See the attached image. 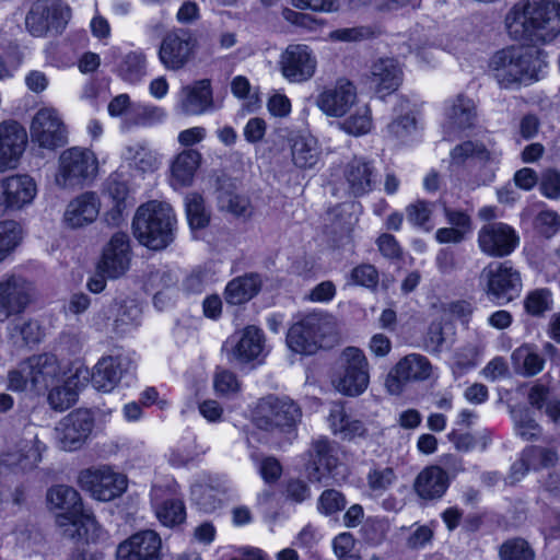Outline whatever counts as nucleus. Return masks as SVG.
<instances>
[{
  "instance_id": "nucleus-42",
  "label": "nucleus",
  "mask_w": 560,
  "mask_h": 560,
  "mask_svg": "<svg viewBox=\"0 0 560 560\" xmlns=\"http://www.w3.org/2000/svg\"><path fill=\"white\" fill-rule=\"evenodd\" d=\"M292 161L299 168H313L319 161L320 149L312 136H298L292 141Z\"/></svg>"
},
{
  "instance_id": "nucleus-48",
  "label": "nucleus",
  "mask_w": 560,
  "mask_h": 560,
  "mask_svg": "<svg viewBox=\"0 0 560 560\" xmlns=\"http://www.w3.org/2000/svg\"><path fill=\"white\" fill-rule=\"evenodd\" d=\"M147 74V57L142 51L127 54L119 67L118 75L126 82L137 83Z\"/></svg>"
},
{
  "instance_id": "nucleus-36",
  "label": "nucleus",
  "mask_w": 560,
  "mask_h": 560,
  "mask_svg": "<svg viewBox=\"0 0 560 560\" xmlns=\"http://www.w3.org/2000/svg\"><path fill=\"white\" fill-rule=\"evenodd\" d=\"M261 284L262 280L258 273L236 277L226 284L224 299L231 305L244 304L259 293Z\"/></svg>"
},
{
  "instance_id": "nucleus-13",
  "label": "nucleus",
  "mask_w": 560,
  "mask_h": 560,
  "mask_svg": "<svg viewBox=\"0 0 560 560\" xmlns=\"http://www.w3.org/2000/svg\"><path fill=\"white\" fill-rule=\"evenodd\" d=\"M78 483L100 501H110L127 488L126 477L106 466L80 471Z\"/></svg>"
},
{
  "instance_id": "nucleus-18",
  "label": "nucleus",
  "mask_w": 560,
  "mask_h": 560,
  "mask_svg": "<svg viewBox=\"0 0 560 560\" xmlns=\"http://www.w3.org/2000/svg\"><path fill=\"white\" fill-rule=\"evenodd\" d=\"M516 231L503 222H489L478 232V244L482 253L491 257L509 256L518 245Z\"/></svg>"
},
{
  "instance_id": "nucleus-47",
  "label": "nucleus",
  "mask_w": 560,
  "mask_h": 560,
  "mask_svg": "<svg viewBox=\"0 0 560 560\" xmlns=\"http://www.w3.org/2000/svg\"><path fill=\"white\" fill-rule=\"evenodd\" d=\"M165 112L163 108L154 105L135 104L124 119L121 127L130 129L135 126H152L164 119Z\"/></svg>"
},
{
  "instance_id": "nucleus-34",
  "label": "nucleus",
  "mask_w": 560,
  "mask_h": 560,
  "mask_svg": "<svg viewBox=\"0 0 560 560\" xmlns=\"http://www.w3.org/2000/svg\"><path fill=\"white\" fill-rule=\"evenodd\" d=\"M448 485V476L440 466H429L420 471L413 487L420 498L434 500L442 498Z\"/></svg>"
},
{
  "instance_id": "nucleus-41",
  "label": "nucleus",
  "mask_w": 560,
  "mask_h": 560,
  "mask_svg": "<svg viewBox=\"0 0 560 560\" xmlns=\"http://www.w3.org/2000/svg\"><path fill=\"white\" fill-rule=\"evenodd\" d=\"M328 422L334 434L340 435L342 440H352L363 436L366 429L362 421L351 419L340 405H334L328 416Z\"/></svg>"
},
{
  "instance_id": "nucleus-16",
  "label": "nucleus",
  "mask_w": 560,
  "mask_h": 560,
  "mask_svg": "<svg viewBox=\"0 0 560 560\" xmlns=\"http://www.w3.org/2000/svg\"><path fill=\"white\" fill-rule=\"evenodd\" d=\"M150 495L154 514L163 526L174 528L185 523L186 508L175 486L154 485Z\"/></svg>"
},
{
  "instance_id": "nucleus-29",
  "label": "nucleus",
  "mask_w": 560,
  "mask_h": 560,
  "mask_svg": "<svg viewBox=\"0 0 560 560\" xmlns=\"http://www.w3.org/2000/svg\"><path fill=\"white\" fill-rule=\"evenodd\" d=\"M131 361L124 355H107L101 358L93 368L91 375L92 386L104 393L112 392L120 382L124 372H127Z\"/></svg>"
},
{
  "instance_id": "nucleus-12",
  "label": "nucleus",
  "mask_w": 560,
  "mask_h": 560,
  "mask_svg": "<svg viewBox=\"0 0 560 560\" xmlns=\"http://www.w3.org/2000/svg\"><path fill=\"white\" fill-rule=\"evenodd\" d=\"M340 446L327 436L319 435L312 440L305 453V470L311 482H322L341 463Z\"/></svg>"
},
{
  "instance_id": "nucleus-7",
  "label": "nucleus",
  "mask_w": 560,
  "mask_h": 560,
  "mask_svg": "<svg viewBox=\"0 0 560 560\" xmlns=\"http://www.w3.org/2000/svg\"><path fill=\"white\" fill-rule=\"evenodd\" d=\"M369 362L363 351L347 347L339 357V371L334 380L335 388L350 397L361 395L369 386Z\"/></svg>"
},
{
  "instance_id": "nucleus-4",
  "label": "nucleus",
  "mask_w": 560,
  "mask_h": 560,
  "mask_svg": "<svg viewBox=\"0 0 560 560\" xmlns=\"http://www.w3.org/2000/svg\"><path fill=\"white\" fill-rule=\"evenodd\" d=\"M301 418L302 410L296 402L272 394L260 398L253 411L254 425L267 432H291Z\"/></svg>"
},
{
  "instance_id": "nucleus-33",
  "label": "nucleus",
  "mask_w": 560,
  "mask_h": 560,
  "mask_svg": "<svg viewBox=\"0 0 560 560\" xmlns=\"http://www.w3.org/2000/svg\"><path fill=\"white\" fill-rule=\"evenodd\" d=\"M371 83L377 93L396 91L402 80V70L393 58H381L371 66Z\"/></svg>"
},
{
  "instance_id": "nucleus-49",
  "label": "nucleus",
  "mask_w": 560,
  "mask_h": 560,
  "mask_svg": "<svg viewBox=\"0 0 560 560\" xmlns=\"http://www.w3.org/2000/svg\"><path fill=\"white\" fill-rule=\"evenodd\" d=\"M218 207L235 217H248L250 214L249 200L223 186L217 190Z\"/></svg>"
},
{
  "instance_id": "nucleus-54",
  "label": "nucleus",
  "mask_w": 560,
  "mask_h": 560,
  "mask_svg": "<svg viewBox=\"0 0 560 560\" xmlns=\"http://www.w3.org/2000/svg\"><path fill=\"white\" fill-rule=\"evenodd\" d=\"M355 208L357 206L354 203H343L331 209L329 220L331 221L335 232L343 234L353 230L358 222Z\"/></svg>"
},
{
  "instance_id": "nucleus-57",
  "label": "nucleus",
  "mask_w": 560,
  "mask_h": 560,
  "mask_svg": "<svg viewBox=\"0 0 560 560\" xmlns=\"http://www.w3.org/2000/svg\"><path fill=\"white\" fill-rule=\"evenodd\" d=\"M346 505V497L336 489L324 490L317 501L318 512L326 516L339 513Z\"/></svg>"
},
{
  "instance_id": "nucleus-37",
  "label": "nucleus",
  "mask_w": 560,
  "mask_h": 560,
  "mask_svg": "<svg viewBox=\"0 0 560 560\" xmlns=\"http://www.w3.org/2000/svg\"><path fill=\"white\" fill-rule=\"evenodd\" d=\"M476 118L477 112L474 100L463 94L453 98L446 109L447 128L451 131L471 128Z\"/></svg>"
},
{
  "instance_id": "nucleus-30",
  "label": "nucleus",
  "mask_w": 560,
  "mask_h": 560,
  "mask_svg": "<svg viewBox=\"0 0 560 560\" xmlns=\"http://www.w3.org/2000/svg\"><path fill=\"white\" fill-rule=\"evenodd\" d=\"M343 178L349 194L354 197L370 192L377 183V174L373 163L357 156L346 164Z\"/></svg>"
},
{
  "instance_id": "nucleus-62",
  "label": "nucleus",
  "mask_w": 560,
  "mask_h": 560,
  "mask_svg": "<svg viewBox=\"0 0 560 560\" xmlns=\"http://www.w3.org/2000/svg\"><path fill=\"white\" fill-rule=\"evenodd\" d=\"M213 386L218 394L231 396L237 394L241 389V383L237 376L229 370H218L214 374Z\"/></svg>"
},
{
  "instance_id": "nucleus-8",
  "label": "nucleus",
  "mask_w": 560,
  "mask_h": 560,
  "mask_svg": "<svg viewBox=\"0 0 560 560\" xmlns=\"http://www.w3.org/2000/svg\"><path fill=\"white\" fill-rule=\"evenodd\" d=\"M198 40L188 28H174L162 38L158 56L168 71H180L195 58Z\"/></svg>"
},
{
  "instance_id": "nucleus-22",
  "label": "nucleus",
  "mask_w": 560,
  "mask_h": 560,
  "mask_svg": "<svg viewBox=\"0 0 560 560\" xmlns=\"http://www.w3.org/2000/svg\"><path fill=\"white\" fill-rule=\"evenodd\" d=\"M130 265V245L126 233H115L103 249L97 264V270L106 273L107 278L116 279L122 276Z\"/></svg>"
},
{
  "instance_id": "nucleus-43",
  "label": "nucleus",
  "mask_w": 560,
  "mask_h": 560,
  "mask_svg": "<svg viewBox=\"0 0 560 560\" xmlns=\"http://www.w3.org/2000/svg\"><path fill=\"white\" fill-rule=\"evenodd\" d=\"M450 158L451 164L463 165L470 158L483 163L494 162L498 154L495 151L489 150L482 142L468 140L457 144L451 151Z\"/></svg>"
},
{
  "instance_id": "nucleus-21",
  "label": "nucleus",
  "mask_w": 560,
  "mask_h": 560,
  "mask_svg": "<svg viewBox=\"0 0 560 560\" xmlns=\"http://www.w3.org/2000/svg\"><path fill=\"white\" fill-rule=\"evenodd\" d=\"M36 192V183L28 175H13L0 180V214L31 203Z\"/></svg>"
},
{
  "instance_id": "nucleus-46",
  "label": "nucleus",
  "mask_w": 560,
  "mask_h": 560,
  "mask_svg": "<svg viewBox=\"0 0 560 560\" xmlns=\"http://www.w3.org/2000/svg\"><path fill=\"white\" fill-rule=\"evenodd\" d=\"M124 158L130 167L141 173H152L160 166L158 154L141 143L128 147L124 153Z\"/></svg>"
},
{
  "instance_id": "nucleus-14",
  "label": "nucleus",
  "mask_w": 560,
  "mask_h": 560,
  "mask_svg": "<svg viewBox=\"0 0 560 560\" xmlns=\"http://www.w3.org/2000/svg\"><path fill=\"white\" fill-rule=\"evenodd\" d=\"M30 130L32 141L43 149L52 151L68 142L67 127L52 107L40 108L34 115Z\"/></svg>"
},
{
  "instance_id": "nucleus-6",
  "label": "nucleus",
  "mask_w": 560,
  "mask_h": 560,
  "mask_svg": "<svg viewBox=\"0 0 560 560\" xmlns=\"http://www.w3.org/2000/svg\"><path fill=\"white\" fill-rule=\"evenodd\" d=\"M56 184L61 188L81 187L91 182L97 173V160L88 149L73 147L59 156Z\"/></svg>"
},
{
  "instance_id": "nucleus-3",
  "label": "nucleus",
  "mask_w": 560,
  "mask_h": 560,
  "mask_svg": "<svg viewBox=\"0 0 560 560\" xmlns=\"http://www.w3.org/2000/svg\"><path fill=\"white\" fill-rule=\"evenodd\" d=\"M175 226L172 207L155 200L141 205L132 220L133 236L152 250L165 249L174 241Z\"/></svg>"
},
{
  "instance_id": "nucleus-56",
  "label": "nucleus",
  "mask_w": 560,
  "mask_h": 560,
  "mask_svg": "<svg viewBox=\"0 0 560 560\" xmlns=\"http://www.w3.org/2000/svg\"><path fill=\"white\" fill-rule=\"evenodd\" d=\"M396 480V474L392 467L375 466L366 475L370 490L383 493L388 490Z\"/></svg>"
},
{
  "instance_id": "nucleus-5",
  "label": "nucleus",
  "mask_w": 560,
  "mask_h": 560,
  "mask_svg": "<svg viewBox=\"0 0 560 560\" xmlns=\"http://www.w3.org/2000/svg\"><path fill=\"white\" fill-rule=\"evenodd\" d=\"M334 329L332 318L324 313L313 312L303 316L288 330V347L301 354H313L320 347L323 339Z\"/></svg>"
},
{
  "instance_id": "nucleus-26",
  "label": "nucleus",
  "mask_w": 560,
  "mask_h": 560,
  "mask_svg": "<svg viewBox=\"0 0 560 560\" xmlns=\"http://www.w3.org/2000/svg\"><path fill=\"white\" fill-rule=\"evenodd\" d=\"M26 142V131L18 122L0 124V172L16 167Z\"/></svg>"
},
{
  "instance_id": "nucleus-15",
  "label": "nucleus",
  "mask_w": 560,
  "mask_h": 560,
  "mask_svg": "<svg viewBox=\"0 0 560 560\" xmlns=\"http://www.w3.org/2000/svg\"><path fill=\"white\" fill-rule=\"evenodd\" d=\"M433 368L428 358L410 353L401 358L389 371L385 387L392 395H399L408 382H421L430 378Z\"/></svg>"
},
{
  "instance_id": "nucleus-51",
  "label": "nucleus",
  "mask_w": 560,
  "mask_h": 560,
  "mask_svg": "<svg viewBox=\"0 0 560 560\" xmlns=\"http://www.w3.org/2000/svg\"><path fill=\"white\" fill-rule=\"evenodd\" d=\"M512 359L525 376H533L539 373L545 364L544 358L534 351L529 346H522L512 353Z\"/></svg>"
},
{
  "instance_id": "nucleus-52",
  "label": "nucleus",
  "mask_w": 560,
  "mask_h": 560,
  "mask_svg": "<svg viewBox=\"0 0 560 560\" xmlns=\"http://www.w3.org/2000/svg\"><path fill=\"white\" fill-rule=\"evenodd\" d=\"M186 214L191 229H203L208 225L210 215L205 207L201 195L190 192L185 198Z\"/></svg>"
},
{
  "instance_id": "nucleus-53",
  "label": "nucleus",
  "mask_w": 560,
  "mask_h": 560,
  "mask_svg": "<svg viewBox=\"0 0 560 560\" xmlns=\"http://www.w3.org/2000/svg\"><path fill=\"white\" fill-rule=\"evenodd\" d=\"M22 240V229L13 220L0 222V262L4 260L20 244Z\"/></svg>"
},
{
  "instance_id": "nucleus-11",
  "label": "nucleus",
  "mask_w": 560,
  "mask_h": 560,
  "mask_svg": "<svg viewBox=\"0 0 560 560\" xmlns=\"http://www.w3.org/2000/svg\"><path fill=\"white\" fill-rule=\"evenodd\" d=\"M70 19V8L61 0H36L26 16V30L35 37H42L51 28L59 31Z\"/></svg>"
},
{
  "instance_id": "nucleus-59",
  "label": "nucleus",
  "mask_w": 560,
  "mask_h": 560,
  "mask_svg": "<svg viewBox=\"0 0 560 560\" xmlns=\"http://www.w3.org/2000/svg\"><path fill=\"white\" fill-rule=\"evenodd\" d=\"M525 310L533 316H541L545 312L551 310L552 299L548 289H537L532 291L524 301Z\"/></svg>"
},
{
  "instance_id": "nucleus-27",
  "label": "nucleus",
  "mask_w": 560,
  "mask_h": 560,
  "mask_svg": "<svg viewBox=\"0 0 560 560\" xmlns=\"http://www.w3.org/2000/svg\"><path fill=\"white\" fill-rule=\"evenodd\" d=\"M47 501L50 509L60 511L56 522L63 529L84 512L80 493L74 488L66 485L50 488L47 492Z\"/></svg>"
},
{
  "instance_id": "nucleus-2",
  "label": "nucleus",
  "mask_w": 560,
  "mask_h": 560,
  "mask_svg": "<svg viewBox=\"0 0 560 560\" xmlns=\"http://www.w3.org/2000/svg\"><path fill=\"white\" fill-rule=\"evenodd\" d=\"M539 50L532 47H509L497 51L489 61V72L502 89L538 80L541 67Z\"/></svg>"
},
{
  "instance_id": "nucleus-39",
  "label": "nucleus",
  "mask_w": 560,
  "mask_h": 560,
  "mask_svg": "<svg viewBox=\"0 0 560 560\" xmlns=\"http://www.w3.org/2000/svg\"><path fill=\"white\" fill-rule=\"evenodd\" d=\"M45 451L46 445L34 436L31 440H23L16 452L5 455L4 462L22 471L32 470L42 462Z\"/></svg>"
},
{
  "instance_id": "nucleus-1",
  "label": "nucleus",
  "mask_w": 560,
  "mask_h": 560,
  "mask_svg": "<svg viewBox=\"0 0 560 560\" xmlns=\"http://www.w3.org/2000/svg\"><path fill=\"white\" fill-rule=\"evenodd\" d=\"M505 26L514 40L544 45L560 34V3L556 0H520L505 15Z\"/></svg>"
},
{
  "instance_id": "nucleus-58",
  "label": "nucleus",
  "mask_w": 560,
  "mask_h": 560,
  "mask_svg": "<svg viewBox=\"0 0 560 560\" xmlns=\"http://www.w3.org/2000/svg\"><path fill=\"white\" fill-rule=\"evenodd\" d=\"M7 388L18 393L32 390L31 371L26 359L8 372Z\"/></svg>"
},
{
  "instance_id": "nucleus-28",
  "label": "nucleus",
  "mask_w": 560,
  "mask_h": 560,
  "mask_svg": "<svg viewBox=\"0 0 560 560\" xmlns=\"http://www.w3.org/2000/svg\"><path fill=\"white\" fill-rule=\"evenodd\" d=\"M228 345H231V349L226 350L230 361L247 363L258 358L261 353L264 335L259 328L247 326L231 336L226 341Z\"/></svg>"
},
{
  "instance_id": "nucleus-40",
  "label": "nucleus",
  "mask_w": 560,
  "mask_h": 560,
  "mask_svg": "<svg viewBox=\"0 0 560 560\" xmlns=\"http://www.w3.org/2000/svg\"><path fill=\"white\" fill-rule=\"evenodd\" d=\"M200 161L201 154L197 150L180 152L172 164V185L176 188L191 185Z\"/></svg>"
},
{
  "instance_id": "nucleus-60",
  "label": "nucleus",
  "mask_w": 560,
  "mask_h": 560,
  "mask_svg": "<svg viewBox=\"0 0 560 560\" xmlns=\"http://www.w3.org/2000/svg\"><path fill=\"white\" fill-rule=\"evenodd\" d=\"M433 208V202L418 200L406 208L407 219L413 225L424 228L427 231H430L432 226L427 225V223L430 220Z\"/></svg>"
},
{
  "instance_id": "nucleus-44",
  "label": "nucleus",
  "mask_w": 560,
  "mask_h": 560,
  "mask_svg": "<svg viewBox=\"0 0 560 560\" xmlns=\"http://www.w3.org/2000/svg\"><path fill=\"white\" fill-rule=\"evenodd\" d=\"M226 493L223 483L217 486L210 483H198L191 488L194 502L205 512H213L221 506L222 498Z\"/></svg>"
},
{
  "instance_id": "nucleus-20",
  "label": "nucleus",
  "mask_w": 560,
  "mask_h": 560,
  "mask_svg": "<svg viewBox=\"0 0 560 560\" xmlns=\"http://www.w3.org/2000/svg\"><path fill=\"white\" fill-rule=\"evenodd\" d=\"M282 75L292 83L308 81L315 73L316 59L305 45H289L280 58Z\"/></svg>"
},
{
  "instance_id": "nucleus-31",
  "label": "nucleus",
  "mask_w": 560,
  "mask_h": 560,
  "mask_svg": "<svg viewBox=\"0 0 560 560\" xmlns=\"http://www.w3.org/2000/svg\"><path fill=\"white\" fill-rule=\"evenodd\" d=\"M26 360L31 371L32 392L40 394L59 380L61 368L55 355L43 353Z\"/></svg>"
},
{
  "instance_id": "nucleus-50",
  "label": "nucleus",
  "mask_w": 560,
  "mask_h": 560,
  "mask_svg": "<svg viewBox=\"0 0 560 560\" xmlns=\"http://www.w3.org/2000/svg\"><path fill=\"white\" fill-rule=\"evenodd\" d=\"M524 456L534 471L549 469L559 462L557 450L539 445H530L523 450Z\"/></svg>"
},
{
  "instance_id": "nucleus-23",
  "label": "nucleus",
  "mask_w": 560,
  "mask_h": 560,
  "mask_svg": "<svg viewBox=\"0 0 560 560\" xmlns=\"http://www.w3.org/2000/svg\"><path fill=\"white\" fill-rule=\"evenodd\" d=\"M177 109L186 116H197L214 110L211 81L201 79L183 86L179 91Z\"/></svg>"
},
{
  "instance_id": "nucleus-61",
  "label": "nucleus",
  "mask_w": 560,
  "mask_h": 560,
  "mask_svg": "<svg viewBox=\"0 0 560 560\" xmlns=\"http://www.w3.org/2000/svg\"><path fill=\"white\" fill-rule=\"evenodd\" d=\"M559 228L560 217L553 210H541L534 220L535 231L546 238L553 236L559 231Z\"/></svg>"
},
{
  "instance_id": "nucleus-24",
  "label": "nucleus",
  "mask_w": 560,
  "mask_h": 560,
  "mask_svg": "<svg viewBox=\"0 0 560 560\" xmlns=\"http://www.w3.org/2000/svg\"><path fill=\"white\" fill-rule=\"evenodd\" d=\"M357 101V90L352 82L339 79L331 88L325 89L316 97V105L327 116L341 117Z\"/></svg>"
},
{
  "instance_id": "nucleus-17",
  "label": "nucleus",
  "mask_w": 560,
  "mask_h": 560,
  "mask_svg": "<svg viewBox=\"0 0 560 560\" xmlns=\"http://www.w3.org/2000/svg\"><path fill=\"white\" fill-rule=\"evenodd\" d=\"M34 287L21 276H9L0 281V322L22 313L31 303Z\"/></svg>"
},
{
  "instance_id": "nucleus-25",
  "label": "nucleus",
  "mask_w": 560,
  "mask_h": 560,
  "mask_svg": "<svg viewBox=\"0 0 560 560\" xmlns=\"http://www.w3.org/2000/svg\"><path fill=\"white\" fill-rule=\"evenodd\" d=\"M104 191L113 203L110 210L105 214V221L108 225L118 226L125 220L126 212L135 206L136 200L127 180L120 173H113L107 178Z\"/></svg>"
},
{
  "instance_id": "nucleus-32",
  "label": "nucleus",
  "mask_w": 560,
  "mask_h": 560,
  "mask_svg": "<svg viewBox=\"0 0 560 560\" xmlns=\"http://www.w3.org/2000/svg\"><path fill=\"white\" fill-rule=\"evenodd\" d=\"M100 213V200L94 192H84L69 202L63 214L65 222L72 229L92 223Z\"/></svg>"
},
{
  "instance_id": "nucleus-64",
  "label": "nucleus",
  "mask_w": 560,
  "mask_h": 560,
  "mask_svg": "<svg viewBox=\"0 0 560 560\" xmlns=\"http://www.w3.org/2000/svg\"><path fill=\"white\" fill-rule=\"evenodd\" d=\"M332 547L339 560H361L355 551V540L350 533L338 535L332 541Z\"/></svg>"
},
{
  "instance_id": "nucleus-19",
  "label": "nucleus",
  "mask_w": 560,
  "mask_h": 560,
  "mask_svg": "<svg viewBox=\"0 0 560 560\" xmlns=\"http://www.w3.org/2000/svg\"><path fill=\"white\" fill-rule=\"evenodd\" d=\"M116 560H162L160 535L153 529L132 534L118 545Z\"/></svg>"
},
{
  "instance_id": "nucleus-9",
  "label": "nucleus",
  "mask_w": 560,
  "mask_h": 560,
  "mask_svg": "<svg viewBox=\"0 0 560 560\" xmlns=\"http://www.w3.org/2000/svg\"><path fill=\"white\" fill-rule=\"evenodd\" d=\"M93 428L92 412L89 409H75L57 422L54 429L56 444L65 452L79 451L89 441Z\"/></svg>"
},
{
  "instance_id": "nucleus-45",
  "label": "nucleus",
  "mask_w": 560,
  "mask_h": 560,
  "mask_svg": "<svg viewBox=\"0 0 560 560\" xmlns=\"http://www.w3.org/2000/svg\"><path fill=\"white\" fill-rule=\"evenodd\" d=\"M141 318V310L132 300H115V317L114 331L125 334L132 327L139 325Z\"/></svg>"
},
{
  "instance_id": "nucleus-63",
  "label": "nucleus",
  "mask_w": 560,
  "mask_h": 560,
  "mask_svg": "<svg viewBox=\"0 0 560 560\" xmlns=\"http://www.w3.org/2000/svg\"><path fill=\"white\" fill-rule=\"evenodd\" d=\"M339 125L347 133L360 136L370 131L372 122L368 109L364 108L362 112L351 115Z\"/></svg>"
},
{
  "instance_id": "nucleus-10",
  "label": "nucleus",
  "mask_w": 560,
  "mask_h": 560,
  "mask_svg": "<svg viewBox=\"0 0 560 560\" xmlns=\"http://www.w3.org/2000/svg\"><path fill=\"white\" fill-rule=\"evenodd\" d=\"M481 277L486 280V293L502 305L516 299L522 291L520 272L509 261L487 266Z\"/></svg>"
},
{
  "instance_id": "nucleus-55",
  "label": "nucleus",
  "mask_w": 560,
  "mask_h": 560,
  "mask_svg": "<svg viewBox=\"0 0 560 560\" xmlns=\"http://www.w3.org/2000/svg\"><path fill=\"white\" fill-rule=\"evenodd\" d=\"M499 556L501 560H534L535 552L525 539L516 537L500 546Z\"/></svg>"
},
{
  "instance_id": "nucleus-38",
  "label": "nucleus",
  "mask_w": 560,
  "mask_h": 560,
  "mask_svg": "<svg viewBox=\"0 0 560 560\" xmlns=\"http://www.w3.org/2000/svg\"><path fill=\"white\" fill-rule=\"evenodd\" d=\"M62 535L72 539H82L88 546L97 545L106 539V532L93 515L85 512H82L75 521L70 522Z\"/></svg>"
},
{
  "instance_id": "nucleus-35",
  "label": "nucleus",
  "mask_w": 560,
  "mask_h": 560,
  "mask_svg": "<svg viewBox=\"0 0 560 560\" xmlns=\"http://www.w3.org/2000/svg\"><path fill=\"white\" fill-rule=\"evenodd\" d=\"M88 375V371L78 370L63 385L52 387L47 396L50 408L61 412L73 406L78 399V388L85 385Z\"/></svg>"
}]
</instances>
